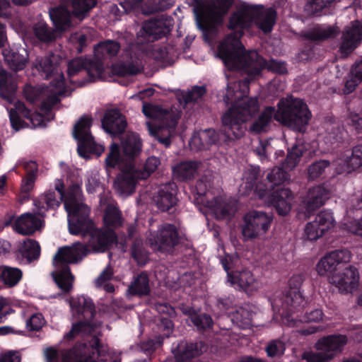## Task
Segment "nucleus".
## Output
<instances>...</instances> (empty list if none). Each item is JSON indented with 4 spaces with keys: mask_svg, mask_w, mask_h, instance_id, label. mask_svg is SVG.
I'll list each match as a JSON object with an SVG mask.
<instances>
[{
    "mask_svg": "<svg viewBox=\"0 0 362 362\" xmlns=\"http://www.w3.org/2000/svg\"><path fill=\"white\" fill-rule=\"evenodd\" d=\"M277 13L274 8L269 7L265 8L262 5H252L243 3L237 7L228 20V28L235 30L234 33L227 35L218 47V55L222 54V46L228 51L230 46L235 45V49L239 51L245 49L240 42L244 35V30L251 28L254 25L264 34L270 33L276 23Z\"/></svg>",
    "mask_w": 362,
    "mask_h": 362,
    "instance_id": "1",
    "label": "nucleus"
},
{
    "mask_svg": "<svg viewBox=\"0 0 362 362\" xmlns=\"http://www.w3.org/2000/svg\"><path fill=\"white\" fill-rule=\"evenodd\" d=\"M248 83V81H240L233 87L228 86L224 96L226 103L231 105L221 117L224 132L229 139L241 138L246 129L245 122L259 112L257 98L246 97Z\"/></svg>",
    "mask_w": 362,
    "mask_h": 362,
    "instance_id": "2",
    "label": "nucleus"
},
{
    "mask_svg": "<svg viewBox=\"0 0 362 362\" xmlns=\"http://www.w3.org/2000/svg\"><path fill=\"white\" fill-rule=\"evenodd\" d=\"M311 117V112L303 100L293 97L281 98L277 103V110L272 106L264 108L250 125V131L256 134L267 132L274 118L294 131L303 132Z\"/></svg>",
    "mask_w": 362,
    "mask_h": 362,
    "instance_id": "3",
    "label": "nucleus"
},
{
    "mask_svg": "<svg viewBox=\"0 0 362 362\" xmlns=\"http://www.w3.org/2000/svg\"><path fill=\"white\" fill-rule=\"evenodd\" d=\"M235 45L230 46V50L222 46V54L218 55L224 65L232 71H243L247 74L250 80H253L261 75L263 69L279 75L287 74L286 64L274 59L267 61L256 51L246 52L245 49L238 51Z\"/></svg>",
    "mask_w": 362,
    "mask_h": 362,
    "instance_id": "4",
    "label": "nucleus"
},
{
    "mask_svg": "<svg viewBox=\"0 0 362 362\" xmlns=\"http://www.w3.org/2000/svg\"><path fill=\"white\" fill-rule=\"evenodd\" d=\"M350 259L351 253L348 250H335L320 259L317 264V271L320 276H327L329 282L337 287L341 293L352 292L358 284V272L351 265L342 269Z\"/></svg>",
    "mask_w": 362,
    "mask_h": 362,
    "instance_id": "5",
    "label": "nucleus"
},
{
    "mask_svg": "<svg viewBox=\"0 0 362 362\" xmlns=\"http://www.w3.org/2000/svg\"><path fill=\"white\" fill-rule=\"evenodd\" d=\"M88 251V246L81 243H76L72 247L64 246L58 249L52 260L56 270L52 272V276L60 289V292L55 297L63 298L73 291L75 277L71 272L69 264L77 263Z\"/></svg>",
    "mask_w": 362,
    "mask_h": 362,
    "instance_id": "6",
    "label": "nucleus"
},
{
    "mask_svg": "<svg viewBox=\"0 0 362 362\" xmlns=\"http://www.w3.org/2000/svg\"><path fill=\"white\" fill-rule=\"evenodd\" d=\"M142 112L154 120L153 122H146L150 134L165 147L170 146L179 117L173 112L151 104H144Z\"/></svg>",
    "mask_w": 362,
    "mask_h": 362,
    "instance_id": "7",
    "label": "nucleus"
},
{
    "mask_svg": "<svg viewBox=\"0 0 362 362\" xmlns=\"http://www.w3.org/2000/svg\"><path fill=\"white\" fill-rule=\"evenodd\" d=\"M68 227L71 235H81L84 238L88 236V245L96 252H105L117 241V233L112 228L96 227L89 215L75 219L74 223H70Z\"/></svg>",
    "mask_w": 362,
    "mask_h": 362,
    "instance_id": "8",
    "label": "nucleus"
},
{
    "mask_svg": "<svg viewBox=\"0 0 362 362\" xmlns=\"http://www.w3.org/2000/svg\"><path fill=\"white\" fill-rule=\"evenodd\" d=\"M282 167H274L267 175V182L264 183L268 187V202L273 206L277 214L280 216L287 215L291 209V202L294 196L288 188L279 186L289 179V174Z\"/></svg>",
    "mask_w": 362,
    "mask_h": 362,
    "instance_id": "9",
    "label": "nucleus"
},
{
    "mask_svg": "<svg viewBox=\"0 0 362 362\" xmlns=\"http://www.w3.org/2000/svg\"><path fill=\"white\" fill-rule=\"evenodd\" d=\"M233 4V0L197 1L193 11L199 28L205 33L212 31L223 23Z\"/></svg>",
    "mask_w": 362,
    "mask_h": 362,
    "instance_id": "10",
    "label": "nucleus"
},
{
    "mask_svg": "<svg viewBox=\"0 0 362 362\" xmlns=\"http://www.w3.org/2000/svg\"><path fill=\"white\" fill-rule=\"evenodd\" d=\"M340 33L337 25L317 24L313 28L302 30L300 37L305 42L300 49L298 59L300 62H307L315 57L316 45L328 40L336 38Z\"/></svg>",
    "mask_w": 362,
    "mask_h": 362,
    "instance_id": "11",
    "label": "nucleus"
},
{
    "mask_svg": "<svg viewBox=\"0 0 362 362\" xmlns=\"http://www.w3.org/2000/svg\"><path fill=\"white\" fill-rule=\"evenodd\" d=\"M209 186V185L203 179L197 181L192 189L194 204L209 209L217 219L222 220L231 217L235 211L234 205L221 196L209 199L206 195Z\"/></svg>",
    "mask_w": 362,
    "mask_h": 362,
    "instance_id": "12",
    "label": "nucleus"
},
{
    "mask_svg": "<svg viewBox=\"0 0 362 362\" xmlns=\"http://www.w3.org/2000/svg\"><path fill=\"white\" fill-rule=\"evenodd\" d=\"M103 73V64L93 62L91 59L78 57L70 60L67 64V78L71 84L76 87L95 81Z\"/></svg>",
    "mask_w": 362,
    "mask_h": 362,
    "instance_id": "13",
    "label": "nucleus"
},
{
    "mask_svg": "<svg viewBox=\"0 0 362 362\" xmlns=\"http://www.w3.org/2000/svg\"><path fill=\"white\" fill-rule=\"evenodd\" d=\"M93 119L91 117L83 115L75 124L73 129L74 138L77 141V152L80 157L86 158L90 154L100 156L105 147L98 144L90 132Z\"/></svg>",
    "mask_w": 362,
    "mask_h": 362,
    "instance_id": "14",
    "label": "nucleus"
},
{
    "mask_svg": "<svg viewBox=\"0 0 362 362\" xmlns=\"http://www.w3.org/2000/svg\"><path fill=\"white\" fill-rule=\"evenodd\" d=\"M238 259L229 254H226L220 259L223 269L227 273V280L239 291L250 293L257 289L258 284L253 274L248 269L233 271Z\"/></svg>",
    "mask_w": 362,
    "mask_h": 362,
    "instance_id": "15",
    "label": "nucleus"
},
{
    "mask_svg": "<svg viewBox=\"0 0 362 362\" xmlns=\"http://www.w3.org/2000/svg\"><path fill=\"white\" fill-rule=\"evenodd\" d=\"M180 236L175 225L168 223L162 224L156 231L150 234L148 243L155 252L171 254L180 243Z\"/></svg>",
    "mask_w": 362,
    "mask_h": 362,
    "instance_id": "16",
    "label": "nucleus"
},
{
    "mask_svg": "<svg viewBox=\"0 0 362 362\" xmlns=\"http://www.w3.org/2000/svg\"><path fill=\"white\" fill-rule=\"evenodd\" d=\"M273 215L252 210L243 216L242 235L245 240L255 239L267 233L273 221Z\"/></svg>",
    "mask_w": 362,
    "mask_h": 362,
    "instance_id": "17",
    "label": "nucleus"
},
{
    "mask_svg": "<svg viewBox=\"0 0 362 362\" xmlns=\"http://www.w3.org/2000/svg\"><path fill=\"white\" fill-rule=\"evenodd\" d=\"M142 57L143 52L139 47H129L124 52L123 59L112 64V74L121 77L136 76L143 71Z\"/></svg>",
    "mask_w": 362,
    "mask_h": 362,
    "instance_id": "18",
    "label": "nucleus"
},
{
    "mask_svg": "<svg viewBox=\"0 0 362 362\" xmlns=\"http://www.w3.org/2000/svg\"><path fill=\"white\" fill-rule=\"evenodd\" d=\"M100 341L94 338L90 346L85 344H76L62 354L63 362H98L97 359L105 356Z\"/></svg>",
    "mask_w": 362,
    "mask_h": 362,
    "instance_id": "19",
    "label": "nucleus"
},
{
    "mask_svg": "<svg viewBox=\"0 0 362 362\" xmlns=\"http://www.w3.org/2000/svg\"><path fill=\"white\" fill-rule=\"evenodd\" d=\"M81 196V187L78 183L71 184L64 194L62 202L68 214V226L74 223L75 219L90 215V208L80 202Z\"/></svg>",
    "mask_w": 362,
    "mask_h": 362,
    "instance_id": "20",
    "label": "nucleus"
},
{
    "mask_svg": "<svg viewBox=\"0 0 362 362\" xmlns=\"http://www.w3.org/2000/svg\"><path fill=\"white\" fill-rule=\"evenodd\" d=\"M303 281L301 275H293L289 279V288L283 292L280 298L284 316L290 317L296 310L304 307L305 299L300 291Z\"/></svg>",
    "mask_w": 362,
    "mask_h": 362,
    "instance_id": "21",
    "label": "nucleus"
},
{
    "mask_svg": "<svg viewBox=\"0 0 362 362\" xmlns=\"http://www.w3.org/2000/svg\"><path fill=\"white\" fill-rule=\"evenodd\" d=\"M65 192L64 181L57 180L54 190L49 189L34 199V206L36 208L37 214L41 217H45L49 209L58 208L63 198H64Z\"/></svg>",
    "mask_w": 362,
    "mask_h": 362,
    "instance_id": "22",
    "label": "nucleus"
},
{
    "mask_svg": "<svg viewBox=\"0 0 362 362\" xmlns=\"http://www.w3.org/2000/svg\"><path fill=\"white\" fill-rule=\"evenodd\" d=\"M334 226V220L331 211H320L313 221L306 224L305 235L309 240H316Z\"/></svg>",
    "mask_w": 362,
    "mask_h": 362,
    "instance_id": "23",
    "label": "nucleus"
},
{
    "mask_svg": "<svg viewBox=\"0 0 362 362\" xmlns=\"http://www.w3.org/2000/svg\"><path fill=\"white\" fill-rule=\"evenodd\" d=\"M331 193V187L325 182L310 188L303 201L305 212L310 214L321 207L329 199Z\"/></svg>",
    "mask_w": 362,
    "mask_h": 362,
    "instance_id": "24",
    "label": "nucleus"
},
{
    "mask_svg": "<svg viewBox=\"0 0 362 362\" xmlns=\"http://www.w3.org/2000/svg\"><path fill=\"white\" fill-rule=\"evenodd\" d=\"M348 343V337L345 334H333L320 338L314 347L317 351H324L332 356V360L342 353Z\"/></svg>",
    "mask_w": 362,
    "mask_h": 362,
    "instance_id": "25",
    "label": "nucleus"
},
{
    "mask_svg": "<svg viewBox=\"0 0 362 362\" xmlns=\"http://www.w3.org/2000/svg\"><path fill=\"white\" fill-rule=\"evenodd\" d=\"M177 186L173 182L162 185L154 194L153 200L161 211H169L177 204Z\"/></svg>",
    "mask_w": 362,
    "mask_h": 362,
    "instance_id": "26",
    "label": "nucleus"
},
{
    "mask_svg": "<svg viewBox=\"0 0 362 362\" xmlns=\"http://www.w3.org/2000/svg\"><path fill=\"white\" fill-rule=\"evenodd\" d=\"M362 40V24L359 21H351L346 26L341 35L339 50L341 54L351 53Z\"/></svg>",
    "mask_w": 362,
    "mask_h": 362,
    "instance_id": "27",
    "label": "nucleus"
},
{
    "mask_svg": "<svg viewBox=\"0 0 362 362\" xmlns=\"http://www.w3.org/2000/svg\"><path fill=\"white\" fill-rule=\"evenodd\" d=\"M122 154L127 162V169L134 166V161L139 156L142 149V142L139 135L134 132H129L121 140Z\"/></svg>",
    "mask_w": 362,
    "mask_h": 362,
    "instance_id": "28",
    "label": "nucleus"
},
{
    "mask_svg": "<svg viewBox=\"0 0 362 362\" xmlns=\"http://www.w3.org/2000/svg\"><path fill=\"white\" fill-rule=\"evenodd\" d=\"M71 308L74 310L78 317H81V321H87L90 325H93L96 310L92 299L88 296H81L71 297L66 299Z\"/></svg>",
    "mask_w": 362,
    "mask_h": 362,
    "instance_id": "29",
    "label": "nucleus"
},
{
    "mask_svg": "<svg viewBox=\"0 0 362 362\" xmlns=\"http://www.w3.org/2000/svg\"><path fill=\"white\" fill-rule=\"evenodd\" d=\"M127 125L125 117L118 109H111L105 112L102 119V127L111 135L122 134Z\"/></svg>",
    "mask_w": 362,
    "mask_h": 362,
    "instance_id": "30",
    "label": "nucleus"
},
{
    "mask_svg": "<svg viewBox=\"0 0 362 362\" xmlns=\"http://www.w3.org/2000/svg\"><path fill=\"white\" fill-rule=\"evenodd\" d=\"M42 226V221L35 214L25 213L18 217L13 224V230L19 234L32 235Z\"/></svg>",
    "mask_w": 362,
    "mask_h": 362,
    "instance_id": "31",
    "label": "nucleus"
},
{
    "mask_svg": "<svg viewBox=\"0 0 362 362\" xmlns=\"http://www.w3.org/2000/svg\"><path fill=\"white\" fill-rule=\"evenodd\" d=\"M120 49L121 45L119 42L113 40H105L94 47V59L91 60L93 62H100L104 66L105 62L117 57Z\"/></svg>",
    "mask_w": 362,
    "mask_h": 362,
    "instance_id": "32",
    "label": "nucleus"
},
{
    "mask_svg": "<svg viewBox=\"0 0 362 362\" xmlns=\"http://www.w3.org/2000/svg\"><path fill=\"white\" fill-rule=\"evenodd\" d=\"M261 170L259 166L250 165L244 173L243 180L245 184V188L248 190H255L262 199L267 195L268 187L264 182L259 181Z\"/></svg>",
    "mask_w": 362,
    "mask_h": 362,
    "instance_id": "33",
    "label": "nucleus"
},
{
    "mask_svg": "<svg viewBox=\"0 0 362 362\" xmlns=\"http://www.w3.org/2000/svg\"><path fill=\"white\" fill-rule=\"evenodd\" d=\"M5 64L13 71L23 70L28 62L26 50L23 48L6 47L2 50Z\"/></svg>",
    "mask_w": 362,
    "mask_h": 362,
    "instance_id": "34",
    "label": "nucleus"
},
{
    "mask_svg": "<svg viewBox=\"0 0 362 362\" xmlns=\"http://www.w3.org/2000/svg\"><path fill=\"white\" fill-rule=\"evenodd\" d=\"M142 29L148 40H158L165 37L170 32V28L165 21L160 19H151L144 23Z\"/></svg>",
    "mask_w": 362,
    "mask_h": 362,
    "instance_id": "35",
    "label": "nucleus"
},
{
    "mask_svg": "<svg viewBox=\"0 0 362 362\" xmlns=\"http://www.w3.org/2000/svg\"><path fill=\"white\" fill-rule=\"evenodd\" d=\"M17 88V83L12 76L4 69L0 70V97L8 104H13Z\"/></svg>",
    "mask_w": 362,
    "mask_h": 362,
    "instance_id": "36",
    "label": "nucleus"
},
{
    "mask_svg": "<svg viewBox=\"0 0 362 362\" xmlns=\"http://www.w3.org/2000/svg\"><path fill=\"white\" fill-rule=\"evenodd\" d=\"M33 66L41 74L45 79H48L55 73H57L58 63L56 57L51 53L45 56H38L33 62Z\"/></svg>",
    "mask_w": 362,
    "mask_h": 362,
    "instance_id": "37",
    "label": "nucleus"
},
{
    "mask_svg": "<svg viewBox=\"0 0 362 362\" xmlns=\"http://www.w3.org/2000/svg\"><path fill=\"white\" fill-rule=\"evenodd\" d=\"M134 167L132 169H123L115 180L114 185L121 194H132L136 185V178L134 175Z\"/></svg>",
    "mask_w": 362,
    "mask_h": 362,
    "instance_id": "38",
    "label": "nucleus"
},
{
    "mask_svg": "<svg viewBox=\"0 0 362 362\" xmlns=\"http://www.w3.org/2000/svg\"><path fill=\"white\" fill-rule=\"evenodd\" d=\"M127 162L123 154L121 153L120 146L117 143L112 142L109 148L105 160V165L107 171L117 168L120 170L127 168Z\"/></svg>",
    "mask_w": 362,
    "mask_h": 362,
    "instance_id": "39",
    "label": "nucleus"
},
{
    "mask_svg": "<svg viewBox=\"0 0 362 362\" xmlns=\"http://www.w3.org/2000/svg\"><path fill=\"white\" fill-rule=\"evenodd\" d=\"M197 163L192 160L182 161L173 168L175 178L180 181L190 180L197 172Z\"/></svg>",
    "mask_w": 362,
    "mask_h": 362,
    "instance_id": "40",
    "label": "nucleus"
},
{
    "mask_svg": "<svg viewBox=\"0 0 362 362\" xmlns=\"http://www.w3.org/2000/svg\"><path fill=\"white\" fill-rule=\"evenodd\" d=\"M50 18L57 30L64 31L71 24L69 11L64 6L52 8L49 12Z\"/></svg>",
    "mask_w": 362,
    "mask_h": 362,
    "instance_id": "41",
    "label": "nucleus"
},
{
    "mask_svg": "<svg viewBox=\"0 0 362 362\" xmlns=\"http://www.w3.org/2000/svg\"><path fill=\"white\" fill-rule=\"evenodd\" d=\"M130 294L133 296H147L150 293L148 275L146 272L139 274L128 288Z\"/></svg>",
    "mask_w": 362,
    "mask_h": 362,
    "instance_id": "42",
    "label": "nucleus"
},
{
    "mask_svg": "<svg viewBox=\"0 0 362 362\" xmlns=\"http://www.w3.org/2000/svg\"><path fill=\"white\" fill-rule=\"evenodd\" d=\"M22 276L23 272L18 268L8 266L0 267V282L7 288L16 286Z\"/></svg>",
    "mask_w": 362,
    "mask_h": 362,
    "instance_id": "43",
    "label": "nucleus"
},
{
    "mask_svg": "<svg viewBox=\"0 0 362 362\" xmlns=\"http://www.w3.org/2000/svg\"><path fill=\"white\" fill-rule=\"evenodd\" d=\"M103 221L105 228L115 230L123 224L122 212L118 208L108 205L105 210Z\"/></svg>",
    "mask_w": 362,
    "mask_h": 362,
    "instance_id": "44",
    "label": "nucleus"
},
{
    "mask_svg": "<svg viewBox=\"0 0 362 362\" xmlns=\"http://www.w3.org/2000/svg\"><path fill=\"white\" fill-rule=\"evenodd\" d=\"M33 30L35 37L40 42L49 44L56 39L54 30L43 21L35 23Z\"/></svg>",
    "mask_w": 362,
    "mask_h": 362,
    "instance_id": "45",
    "label": "nucleus"
},
{
    "mask_svg": "<svg viewBox=\"0 0 362 362\" xmlns=\"http://www.w3.org/2000/svg\"><path fill=\"white\" fill-rule=\"evenodd\" d=\"M25 168L27 173L25 176L22 179L21 192L22 194L28 195L33 189L37 178V166L35 162L30 161L25 164Z\"/></svg>",
    "mask_w": 362,
    "mask_h": 362,
    "instance_id": "46",
    "label": "nucleus"
},
{
    "mask_svg": "<svg viewBox=\"0 0 362 362\" xmlns=\"http://www.w3.org/2000/svg\"><path fill=\"white\" fill-rule=\"evenodd\" d=\"M19 253L28 262L37 260L40 255V244L35 240L27 239L21 244L19 248Z\"/></svg>",
    "mask_w": 362,
    "mask_h": 362,
    "instance_id": "47",
    "label": "nucleus"
},
{
    "mask_svg": "<svg viewBox=\"0 0 362 362\" xmlns=\"http://www.w3.org/2000/svg\"><path fill=\"white\" fill-rule=\"evenodd\" d=\"M340 0H308L305 5V13L310 16H320L325 8Z\"/></svg>",
    "mask_w": 362,
    "mask_h": 362,
    "instance_id": "48",
    "label": "nucleus"
},
{
    "mask_svg": "<svg viewBox=\"0 0 362 362\" xmlns=\"http://www.w3.org/2000/svg\"><path fill=\"white\" fill-rule=\"evenodd\" d=\"M218 141L219 134L214 129H207L202 133L200 136H194L190 142V145L198 143L197 150H202L205 148L204 143H206L207 145H214L217 144Z\"/></svg>",
    "mask_w": 362,
    "mask_h": 362,
    "instance_id": "49",
    "label": "nucleus"
},
{
    "mask_svg": "<svg viewBox=\"0 0 362 362\" xmlns=\"http://www.w3.org/2000/svg\"><path fill=\"white\" fill-rule=\"evenodd\" d=\"M252 313L246 308H239L232 315L233 324L243 329H248L252 325Z\"/></svg>",
    "mask_w": 362,
    "mask_h": 362,
    "instance_id": "50",
    "label": "nucleus"
},
{
    "mask_svg": "<svg viewBox=\"0 0 362 362\" xmlns=\"http://www.w3.org/2000/svg\"><path fill=\"white\" fill-rule=\"evenodd\" d=\"M304 149L305 148L302 144H295L291 149H288L283 167L293 170L298 164Z\"/></svg>",
    "mask_w": 362,
    "mask_h": 362,
    "instance_id": "51",
    "label": "nucleus"
},
{
    "mask_svg": "<svg viewBox=\"0 0 362 362\" xmlns=\"http://www.w3.org/2000/svg\"><path fill=\"white\" fill-rule=\"evenodd\" d=\"M132 257L139 266H144L148 262V252L144 248L141 241L136 240L131 247Z\"/></svg>",
    "mask_w": 362,
    "mask_h": 362,
    "instance_id": "52",
    "label": "nucleus"
},
{
    "mask_svg": "<svg viewBox=\"0 0 362 362\" xmlns=\"http://www.w3.org/2000/svg\"><path fill=\"white\" fill-rule=\"evenodd\" d=\"M346 164L351 170H355L362 166V144L353 148L351 156L346 160Z\"/></svg>",
    "mask_w": 362,
    "mask_h": 362,
    "instance_id": "53",
    "label": "nucleus"
},
{
    "mask_svg": "<svg viewBox=\"0 0 362 362\" xmlns=\"http://www.w3.org/2000/svg\"><path fill=\"white\" fill-rule=\"evenodd\" d=\"M162 344L163 341L159 337L157 340L149 339L147 340L142 341L139 343L138 346L141 352L146 354L147 356L149 357V358H151L156 350L160 346H161Z\"/></svg>",
    "mask_w": 362,
    "mask_h": 362,
    "instance_id": "54",
    "label": "nucleus"
},
{
    "mask_svg": "<svg viewBox=\"0 0 362 362\" xmlns=\"http://www.w3.org/2000/svg\"><path fill=\"white\" fill-rule=\"evenodd\" d=\"M330 163L327 160H319L312 163L308 168V179L314 180L320 177Z\"/></svg>",
    "mask_w": 362,
    "mask_h": 362,
    "instance_id": "55",
    "label": "nucleus"
},
{
    "mask_svg": "<svg viewBox=\"0 0 362 362\" xmlns=\"http://www.w3.org/2000/svg\"><path fill=\"white\" fill-rule=\"evenodd\" d=\"M191 322L199 330H206L213 325L212 318L206 313H196L192 317Z\"/></svg>",
    "mask_w": 362,
    "mask_h": 362,
    "instance_id": "56",
    "label": "nucleus"
},
{
    "mask_svg": "<svg viewBox=\"0 0 362 362\" xmlns=\"http://www.w3.org/2000/svg\"><path fill=\"white\" fill-rule=\"evenodd\" d=\"M301 359L307 362H328L332 360V356L325 354V352L322 351H319L318 352L307 351L302 354Z\"/></svg>",
    "mask_w": 362,
    "mask_h": 362,
    "instance_id": "57",
    "label": "nucleus"
},
{
    "mask_svg": "<svg viewBox=\"0 0 362 362\" xmlns=\"http://www.w3.org/2000/svg\"><path fill=\"white\" fill-rule=\"evenodd\" d=\"M206 93V88L205 86H195L184 95V101L186 104L196 102L202 98Z\"/></svg>",
    "mask_w": 362,
    "mask_h": 362,
    "instance_id": "58",
    "label": "nucleus"
},
{
    "mask_svg": "<svg viewBox=\"0 0 362 362\" xmlns=\"http://www.w3.org/2000/svg\"><path fill=\"white\" fill-rule=\"evenodd\" d=\"M93 325H90L87 321L79 320L74 324L71 330L65 335V338L68 340L74 339L78 334L86 331L88 329L93 328Z\"/></svg>",
    "mask_w": 362,
    "mask_h": 362,
    "instance_id": "59",
    "label": "nucleus"
},
{
    "mask_svg": "<svg viewBox=\"0 0 362 362\" xmlns=\"http://www.w3.org/2000/svg\"><path fill=\"white\" fill-rule=\"evenodd\" d=\"M285 347L284 343L278 339L272 340L267 346L265 351L267 356L274 358L284 354Z\"/></svg>",
    "mask_w": 362,
    "mask_h": 362,
    "instance_id": "60",
    "label": "nucleus"
},
{
    "mask_svg": "<svg viewBox=\"0 0 362 362\" xmlns=\"http://www.w3.org/2000/svg\"><path fill=\"white\" fill-rule=\"evenodd\" d=\"M45 324V318L41 313H35L26 321V327L30 331H39Z\"/></svg>",
    "mask_w": 362,
    "mask_h": 362,
    "instance_id": "61",
    "label": "nucleus"
},
{
    "mask_svg": "<svg viewBox=\"0 0 362 362\" xmlns=\"http://www.w3.org/2000/svg\"><path fill=\"white\" fill-rule=\"evenodd\" d=\"M60 102L59 96L56 94L48 95L41 103L40 109L44 112H49L52 107Z\"/></svg>",
    "mask_w": 362,
    "mask_h": 362,
    "instance_id": "62",
    "label": "nucleus"
},
{
    "mask_svg": "<svg viewBox=\"0 0 362 362\" xmlns=\"http://www.w3.org/2000/svg\"><path fill=\"white\" fill-rule=\"evenodd\" d=\"M322 310L320 309H314L310 312H306L301 320L305 322H318L322 320L323 317Z\"/></svg>",
    "mask_w": 362,
    "mask_h": 362,
    "instance_id": "63",
    "label": "nucleus"
},
{
    "mask_svg": "<svg viewBox=\"0 0 362 362\" xmlns=\"http://www.w3.org/2000/svg\"><path fill=\"white\" fill-rule=\"evenodd\" d=\"M158 325L159 327V329L161 331L164 332L163 334L166 337H169L170 334L173 331L174 324H173V321L169 317H160Z\"/></svg>",
    "mask_w": 362,
    "mask_h": 362,
    "instance_id": "64",
    "label": "nucleus"
}]
</instances>
